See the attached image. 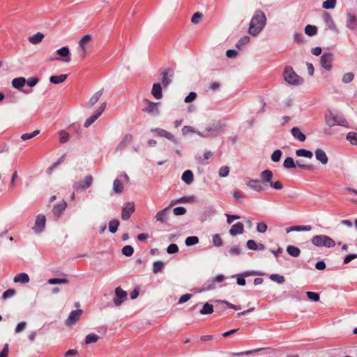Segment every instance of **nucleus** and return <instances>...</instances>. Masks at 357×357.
Wrapping results in <instances>:
<instances>
[{
	"instance_id": "1",
	"label": "nucleus",
	"mask_w": 357,
	"mask_h": 357,
	"mask_svg": "<svg viewBox=\"0 0 357 357\" xmlns=\"http://www.w3.org/2000/svg\"><path fill=\"white\" fill-rule=\"evenodd\" d=\"M266 23V17L265 13L261 10H256L250 23L249 33L253 36H257L263 30Z\"/></svg>"
},
{
	"instance_id": "2",
	"label": "nucleus",
	"mask_w": 357,
	"mask_h": 357,
	"mask_svg": "<svg viewBox=\"0 0 357 357\" xmlns=\"http://www.w3.org/2000/svg\"><path fill=\"white\" fill-rule=\"evenodd\" d=\"M283 76L284 80L289 84L298 86L303 83V79L298 76L291 66L284 68Z\"/></svg>"
},
{
	"instance_id": "3",
	"label": "nucleus",
	"mask_w": 357,
	"mask_h": 357,
	"mask_svg": "<svg viewBox=\"0 0 357 357\" xmlns=\"http://www.w3.org/2000/svg\"><path fill=\"white\" fill-rule=\"evenodd\" d=\"M312 243L317 247L333 248L335 242L333 239L326 235H316L312 240Z\"/></svg>"
},
{
	"instance_id": "4",
	"label": "nucleus",
	"mask_w": 357,
	"mask_h": 357,
	"mask_svg": "<svg viewBox=\"0 0 357 357\" xmlns=\"http://www.w3.org/2000/svg\"><path fill=\"white\" fill-rule=\"evenodd\" d=\"M91 36L89 34L84 36L79 42V47L77 48V52L79 56L84 59L86 55V45L91 41Z\"/></svg>"
},
{
	"instance_id": "5",
	"label": "nucleus",
	"mask_w": 357,
	"mask_h": 357,
	"mask_svg": "<svg viewBox=\"0 0 357 357\" xmlns=\"http://www.w3.org/2000/svg\"><path fill=\"white\" fill-rule=\"evenodd\" d=\"M93 180V178L92 176L87 175L84 178V179L75 183L73 184V188L77 191L79 190H86L92 185Z\"/></svg>"
},
{
	"instance_id": "6",
	"label": "nucleus",
	"mask_w": 357,
	"mask_h": 357,
	"mask_svg": "<svg viewBox=\"0 0 357 357\" xmlns=\"http://www.w3.org/2000/svg\"><path fill=\"white\" fill-rule=\"evenodd\" d=\"M114 293L115 296L113 298V302L116 306H119L127 299V292L121 287H118L115 289Z\"/></svg>"
},
{
	"instance_id": "7",
	"label": "nucleus",
	"mask_w": 357,
	"mask_h": 357,
	"mask_svg": "<svg viewBox=\"0 0 357 357\" xmlns=\"http://www.w3.org/2000/svg\"><path fill=\"white\" fill-rule=\"evenodd\" d=\"M56 53L60 56V60L63 62L69 63L70 61V52L68 47H62L61 48L57 50ZM52 60H59V59H52Z\"/></svg>"
},
{
	"instance_id": "8",
	"label": "nucleus",
	"mask_w": 357,
	"mask_h": 357,
	"mask_svg": "<svg viewBox=\"0 0 357 357\" xmlns=\"http://www.w3.org/2000/svg\"><path fill=\"white\" fill-rule=\"evenodd\" d=\"M46 218L43 214H39L36 217L34 227L33 229L36 234L41 233L45 227Z\"/></svg>"
},
{
	"instance_id": "9",
	"label": "nucleus",
	"mask_w": 357,
	"mask_h": 357,
	"mask_svg": "<svg viewBox=\"0 0 357 357\" xmlns=\"http://www.w3.org/2000/svg\"><path fill=\"white\" fill-rule=\"evenodd\" d=\"M135 211V204L133 202L126 203L122 208L121 218L123 220H128Z\"/></svg>"
},
{
	"instance_id": "10",
	"label": "nucleus",
	"mask_w": 357,
	"mask_h": 357,
	"mask_svg": "<svg viewBox=\"0 0 357 357\" xmlns=\"http://www.w3.org/2000/svg\"><path fill=\"white\" fill-rule=\"evenodd\" d=\"M245 183L250 188L258 192H262L266 189V188L260 183V181L258 179L247 178L245 179Z\"/></svg>"
},
{
	"instance_id": "11",
	"label": "nucleus",
	"mask_w": 357,
	"mask_h": 357,
	"mask_svg": "<svg viewBox=\"0 0 357 357\" xmlns=\"http://www.w3.org/2000/svg\"><path fill=\"white\" fill-rule=\"evenodd\" d=\"M144 101L148 104V107L143 109L144 112L153 116H157L160 114V110L158 107L159 102H153L147 99H145Z\"/></svg>"
},
{
	"instance_id": "12",
	"label": "nucleus",
	"mask_w": 357,
	"mask_h": 357,
	"mask_svg": "<svg viewBox=\"0 0 357 357\" xmlns=\"http://www.w3.org/2000/svg\"><path fill=\"white\" fill-rule=\"evenodd\" d=\"M82 314V310H75L72 311L66 321V325L71 326L75 324V323L80 319Z\"/></svg>"
},
{
	"instance_id": "13",
	"label": "nucleus",
	"mask_w": 357,
	"mask_h": 357,
	"mask_svg": "<svg viewBox=\"0 0 357 357\" xmlns=\"http://www.w3.org/2000/svg\"><path fill=\"white\" fill-rule=\"evenodd\" d=\"M326 123L328 126L331 127L334 126L335 125L344 126H346L347 122L344 118L341 116L331 115L330 116L326 117Z\"/></svg>"
},
{
	"instance_id": "14",
	"label": "nucleus",
	"mask_w": 357,
	"mask_h": 357,
	"mask_svg": "<svg viewBox=\"0 0 357 357\" xmlns=\"http://www.w3.org/2000/svg\"><path fill=\"white\" fill-rule=\"evenodd\" d=\"M151 131L159 137H165L174 143H177V140L174 137V136L171 132H169L164 129L159 128H152L151 130Z\"/></svg>"
},
{
	"instance_id": "15",
	"label": "nucleus",
	"mask_w": 357,
	"mask_h": 357,
	"mask_svg": "<svg viewBox=\"0 0 357 357\" xmlns=\"http://www.w3.org/2000/svg\"><path fill=\"white\" fill-rule=\"evenodd\" d=\"M170 207L171 206L169 205L168 207L158 211L155 216V220L161 223L166 222L170 215Z\"/></svg>"
},
{
	"instance_id": "16",
	"label": "nucleus",
	"mask_w": 357,
	"mask_h": 357,
	"mask_svg": "<svg viewBox=\"0 0 357 357\" xmlns=\"http://www.w3.org/2000/svg\"><path fill=\"white\" fill-rule=\"evenodd\" d=\"M168 75H169L170 77L173 76L174 71L172 69L168 68L166 70L162 71L159 75V78L164 87H167L172 82L171 78L168 77Z\"/></svg>"
},
{
	"instance_id": "17",
	"label": "nucleus",
	"mask_w": 357,
	"mask_h": 357,
	"mask_svg": "<svg viewBox=\"0 0 357 357\" xmlns=\"http://www.w3.org/2000/svg\"><path fill=\"white\" fill-rule=\"evenodd\" d=\"M67 207L66 201L62 200L56 204L52 208V213L56 219H58Z\"/></svg>"
},
{
	"instance_id": "18",
	"label": "nucleus",
	"mask_w": 357,
	"mask_h": 357,
	"mask_svg": "<svg viewBox=\"0 0 357 357\" xmlns=\"http://www.w3.org/2000/svg\"><path fill=\"white\" fill-rule=\"evenodd\" d=\"M333 54L331 52L324 53L321 57V66L326 70H331L332 66Z\"/></svg>"
},
{
	"instance_id": "19",
	"label": "nucleus",
	"mask_w": 357,
	"mask_h": 357,
	"mask_svg": "<svg viewBox=\"0 0 357 357\" xmlns=\"http://www.w3.org/2000/svg\"><path fill=\"white\" fill-rule=\"evenodd\" d=\"M195 202L196 197L195 195L183 196L178 199L172 200L170 203V206H172L177 204L194 203Z\"/></svg>"
},
{
	"instance_id": "20",
	"label": "nucleus",
	"mask_w": 357,
	"mask_h": 357,
	"mask_svg": "<svg viewBox=\"0 0 357 357\" xmlns=\"http://www.w3.org/2000/svg\"><path fill=\"white\" fill-rule=\"evenodd\" d=\"M314 154L316 159L322 165H326L328 163V158L323 149H317L314 151Z\"/></svg>"
},
{
	"instance_id": "21",
	"label": "nucleus",
	"mask_w": 357,
	"mask_h": 357,
	"mask_svg": "<svg viewBox=\"0 0 357 357\" xmlns=\"http://www.w3.org/2000/svg\"><path fill=\"white\" fill-rule=\"evenodd\" d=\"M243 231V225L239 222L231 226L229 229V234L232 236H235L237 234H242Z\"/></svg>"
},
{
	"instance_id": "22",
	"label": "nucleus",
	"mask_w": 357,
	"mask_h": 357,
	"mask_svg": "<svg viewBox=\"0 0 357 357\" xmlns=\"http://www.w3.org/2000/svg\"><path fill=\"white\" fill-rule=\"evenodd\" d=\"M255 275H256V273L255 271H246L243 273L238 274L236 275V282L240 286H244L245 284V277Z\"/></svg>"
},
{
	"instance_id": "23",
	"label": "nucleus",
	"mask_w": 357,
	"mask_h": 357,
	"mask_svg": "<svg viewBox=\"0 0 357 357\" xmlns=\"http://www.w3.org/2000/svg\"><path fill=\"white\" fill-rule=\"evenodd\" d=\"M273 176V172L269 169L264 170L260 174L261 181L264 183H271Z\"/></svg>"
},
{
	"instance_id": "24",
	"label": "nucleus",
	"mask_w": 357,
	"mask_h": 357,
	"mask_svg": "<svg viewBox=\"0 0 357 357\" xmlns=\"http://www.w3.org/2000/svg\"><path fill=\"white\" fill-rule=\"evenodd\" d=\"M151 94L156 99L162 98V87L160 83H154L151 89Z\"/></svg>"
},
{
	"instance_id": "25",
	"label": "nucleus",
	"mask_w": 357,
	"mask_h": 357,
	"mask_svg": "<svg viewBox=\"0 0 357 357\" xmlns=\"http://www.w3.org/2000/svg\"><path fill=\"white\" fill-rule=\"evenodd\" d=\"M347 27L350 29H355L357 28V17L354 14L349 12L347 13Z\"/></svg>"
},
{
	"instance_id": "26",
	"label": "nucleus",
	"mask_w": 357,
	"mask_h": 357,
	"mask_svg": "<svg viewBox=\"0 0 357 357\" xmlns=\"http://www.w3.org/2000/svg\"><path fill=\"white\" fill-rule=\"evenodd\" d=\"M293 137L300 142H304L306 139L305 135L301 131L298 127H294L291 130Z\"/></svg>"
},
{
	"instance_id": "27",
	"label": "nucleus",
	"mask_w": 357,
	"mask_h": 357,
	"mask_svg": "<svg viewBox=\"0 0 357 357\" xmlns=\"http://www.w3.org/2000/svg\"><path fill=\"white\" fill-rule=\"evenodd\" d=\"M25 84H26V79L22 77L15 78L12 81L13 86L15 89H17L20 91L22 90V88L25 85Z\"/></svg>"
},
{
	"instance_id": "28",
	"label": "nucleus",
	"mask_w": 357,
	"mask_h": 357,
	"mask_svg": "<svg viewBox=\"0 0 357 357\" xmlns=\"http://www.w3.org/2000/svg\"><path fill=\"white\" fill-rule=\"evenodd\" d=\"M181 179L186 184H188V185L191 184L194 180V175H193L192 172L191 170L185 171L182 174Z\"/></svg>"
},
{
	"instance_id": "29",
	"label": "nucleus",
	"mask_w": 357,
	"mask_h": 357,
	"mask_svg": "<svg viewBox=\"0 0 357 357\" xmlns=\"http://www.w3.org/2000/svg\"><path fill=\"white\" fill-rule=\"evenodd\" d=\"M311 230V226L310 225H299L292 226L286 229V232L289 233L291 231H307Z\"/></svg>"
},
{
	"instance_id": "30",
	"label": "nucleus",
	"mask_w": 357,
	"mask_h": 357,
	"mask_svg": "<svg viewBox=\"0 0 357 357\" xmlns=\"http://www.w3.org/2000/svg\"><path fill=\"white\" fill-rule=\"evenodd\" d=\"M67 77L66 74L52 75L50 77V82L52 84H59L63 82L67 79Z\"/></svg>"
},
{
	"instance_id": "31",
	"label": "nucleus",
	"mask_w": 357,
	"mask_h": 357,
	"mask_svg": "<svg viewBox=\"0 0 357 357\" xmlns=\"http://www.w3.org/2000/svg\"><path fill=\"white\" fill-rule=\"evenodd\" d=\"M15 282H20L22 284H26L29 282V277L25 273L17 274L14 278Z\"/></svg>"
},
{
	"instance_id": "32",
	"label": "nucleus",
	"mask_w": 357,
	"mask_h": 357,
	"mask_svg": "<svg viewBox=\"0 0 357 357\" xmlns=\"http://www.w3.org/2000/svg\"><path fill=\"white\" fill-rule=\"evenodd\" d=\"M103 93V89L99 90L98 91L96 92L92 97L90 98V100L88 102V105L89 107H92L94 105L100 98Z\"/></svg>"
},
{
	"instance_id": "33",
	"label": "nucleus",
	"mask_w": 357,
	"mask_h": 357,
	"mask_svg": "<svg viewBox=\"0 0 357 357\" xmlns=\"http://www.w3.org/2000/svg\"><path fill=\"white\" fill-rule=\"evenodd\" d=\"M323 18L328 29L331 30H335L336 29L335 24L330 14L325 13L323 16Z\"/></svg>"
},
{
	"instance_id": "34",
	"label": "nucleus",
	"mask_w": 357,
	"mask_h": 357,
	"mask_svg": "<svg viewBox=\"0 0 357 357\" xmlns=\"http://www.w3.org/2000/svg\"><path fill=\"white\" fill-rule=\"evenodd\" d=\"M43 38H44V35L40 32H38L36 34L29 37L28 40L31 43H32L33 45H36V44L40 43Z\"/></svg>"
},
{
	"instance_id": "35",
	"label": "nucleus",
	"mask_w": 357,
	"mask_h": 357,
	"mask_svg": "<svg viewBox=\"0 0 357 357\" xmlns=\"http://www.w3.org/2000/svg\"><path fill=\"white\" fill-rule=\"evenodd\" d=\"M132 139V135L131 134H127L124 137L123 139L119 144L117 150H122L124 149Z\"/></svg>"
},
{
	"instance_id": "36",
	"label": "nucleus",
	"mask_w": 357,
	"mask_h": 357,
	"mask_svg": "<svg viewBox=\"0 0 357 357\" xmlns=\"http://www.w3.org/2000/svg\"><path fill=\"white\" fill-rule=\"evenodd\" d=\"M213 305L208 303H204L202 308L199 310V313L202 315L211 314L213 312Z\"/></svg>"
},
{
	"instance_id": "37",
	"label": "nucleus",
	"mask_w": 357,
	"mask_h": 357,
	"mask_svg": "<svg viewBox=\"0 0 357 357\" xmlns=\"http://www.w3.org/2000/svg\"><path fill=\"white\" fill-rule=\"evenodd\" d=\"M287 253L294 257H298L301 254V250L298 248L294 245H288L287 247Z\"/></svg>"
},
{
	"instance_id": "38",
	"label": "nucleus",
	"mask_w": 357,
	"mask_h": 357,
	"mask_svg": "<svg viewBox=\"0 0 357 357\" xmlns=\"http://www.w3.org/2000/svg\"><path fill=\"white\" fill-rule=\"evenodd\" d=\"M123 190V183L116 178L114 182H113V191L115 192V193H117V194H119V193H121Z\"/></svg>"
},
{
	"instance_id": "39",
	"label": "nucleus",
	"mask_w": 357,
	"mask_h": 357,
	"mask_svg": "<svg viewBox=\"0 0 357 357\" xmlns=\"http://www.w3.org/2000/svg\"><path fill=\"white\" fill-rule=\"evenodd\" d=\"M296 155L299 157H305L307 158H312L313 156L312 151L303 149L296 150Z\"/></svg>"
},
{
	"instance_id": "40",
	"label": "nucleus",
	"mask_w": 357,
	"mask_h": 357,
	"mask_svg": "<svg viewBox=\"0 0 357 357\" xmlns=\"http://www.w3.org/2000/svg\"><path fill=\"white\" fill-rule=\"evenodd\" d=\"M164 268V263L162 261H155L153 264V272L157 274L162 272Z\"/></svg>"
},
{
	"instance_id": "41",
	"label": "nucleus",
	"mask_w": 357,
	"mask_h": 357,
	"mask_svg": "<svg viewBox=\"0 0 357 357\" xmlns=\"http://www.w3.org/2000/svg\"><path fill=\"white\" fill-rule=\"evenodd\" d=\"M305 33L309 36H313L317 33V28L316 26L308 24L305 27Z\"/></svg>"
},
{
	"instance_id": "42",
	"label": "nucleus",
	"mask_w": 357,
	"mask_h": 357,
	"mask_svg": "<svg viewBox=\"0 0 357 357\" xmlns=\"http://www.w3.org/2000/svg\"><path fill=\"white\" fill-rule=\"evenodd\" d=\"M283 166L286 169H291L296 167V162L294 159L291 157H287L283 162Z\"/></svg>"
},
{
	"instance_id": "43",
	"label": "nucleus",
	"mask_w": 357,
	"mask_h": 357,
	"mask_svg": "<svg viewBox=\"0 0 357 357\" xmlns=\"http://www.w3.org/2000/svg\"><path fill=\"white\" fill-rule=\"evenodd\" d=\"M119 226V221L116 219H113L109 222V230L111 233L114 234L115 233L118 227Z\"/></svg>"
},
{
	"instance_id": "44",
	"label": "nucleus",
	"mask_w": 357,
	"mask_h": 357,
	"mask_svg": "<svg viewBox=\"0 0 357 357\" xmlns=\"http://www.w3.org/2000/svg\"><path fill=\"white\" fill-rule=\"evenodd\" d=\"M100 116L98 114H97L96 112L93 114H92L89 118H88L86 121L84 122V126L85 128L89 127L92 123H93Z\"/></svg>"
},
{
	"instance_id": "45",
	"label": "nucleus",
	"mask_w": 357,
	"mask_h": 357,
	"mask_svg": "<svg viewBox=\"0 0 357 357\" xmlns=\"http://www.w3.org/2000/svg\"><path fill=\"white\" fill-rule=\"evenodd\" d=\"M347 139L352 144L357 146V133L349 132L346 137Z\"/></svg>"
},
{
	"instance_id": "46",
	"label": "nucleus",
	"mask_w": 357,
	"mask_h": 357,
	"mask_svg": "<svg viewBox=\"0 0 357 357\" xmlns=\"http://www.w3.org/2000/svg\"><path fill=\"white\" fill-rule=\"evenodd\" d=\"M99 336L94 333H90L85 337V343L89 344L96 342L99 340Z\"/></svg>"
},
{
	"instance_id": "47",
	"label": "nucleus",
	"mask_w": 357,
	"mask_h": 357,
	"mask_svg": "<svg viewBox=\"0 0 357 357\" xmlns=\"http://www.w3.org/2000/svg\"><path fill=\"white\" fill-rule=\"evenodd\" d=\"M198 242H199V238H198V237H197L195 236H189V237L186 238V239L185 241V243L187 246H192V245H196L197 243H198Z\"/></svg>"
},
{
	"instance_id": "48",
	"label": "nucleus",
	"mask_w": 357,
	"mask_h": 357,
	"mask_svg": "<svg viewBox=\"0 0 357 357\" xmlns=\"http://www.w3.org/2000/svg\"><path fill=\"white\" fill-rule=\"evenodd\" d=\"M47 282L50 284H68V280L66 278H51L48 280Z\"/></svg>"
},
{
	"instance_id": "49",
	"label": "nucleus",
	"mask_w": 357,
	"mask_h": 357,
	"mask_svg": "<svg viewBox=\"0 0 357 357\" xmlns=\"http://www.w3.org/2000/svg\"><path fill=\"white\" fill-rule=\"evenodd\" d=\"M269 278L272 281L276 282L278 284H282L285 281L284 277L278 274H271Z\"/></svg>"
},
{
	"instance_id": "50",
	"label": "nucleus",
	"mask_w": 357,
	"mask_h": 357,
	"mask_svg": "<svg viewBox=\"0 0 357 357\" xmlns=\"http://www.w3.org/2000/svg\"><path fill=\"white\" fill-rule=\"evenodd\" d=\"M39 133H40V130H36L33 132H32L31 133H24V134H22L21 135V139L22 140H24V141L27 140V139H30L36 137V135H38Z\"/></svg>"
},
{
	"instance_id": "51",
	"label": "nucleus",
	"mask_w": 357,
	"mask_h": 357,
	"mask_svg": "<svg viewBox=\"0 0 357 357\" xmlns=\"http://www.w3.org/2000/svg\"><path fill=\"white\" fill-rule=\"evenodd\" d=\"M250 41V38L247 36H245L239 39V40L236 43V47L238 50H241L245 44H247Z\"/></svg>"
},
{
	"instance_id": "52",
	"label": "nucleus",
	"mask_w": 357,
	"mask_h": 357,
	"mask_svg": "<svg viewBox=\"0 0 357 357\" xmlns=\"http://www.w3.org/2000/svg\"><path fill=\"white\" fill-rule=\"evenodd\" d=\"M336 0H326L322 4V7L325 9H333L335 7Z\"/></svg>"
},
{
	"instance_id": "53",
	"label": "nucleus",
	"mask_w": 357,
	"mask_h": 357,
	"mask_svg": "<svg viewBox=\"0 0 357 357\" xmlns=\"http://www.w3.org/2000/svg\"><path fill=\"white\" fill-rule=\"evenodd\" d=\"M212 242L214 246L220 247L222 245V240L219 234H214L212 237Z\"/></svg>"
},
{
	"instance_id": "54",
	"label": "nucleus",
	"mask_w": 357,
	"mask_h": 357,
	"mask_svg": "<svg viewBox=\"0 0 357 357\" xmlns=\"http://www.w3.org/2000/svg\"><path fill=\"white\" fill-rule=\"evenodd\" d=\"M122 253L126 257L131 256L134 252V249L131 245H126L122 248Z\"/></svg>"
},
{
	"instance_id": "55",
	"label": "nucleus",
	"mask_w": 357,
	"mask_h": 357,
	"mask_svg": "<svg viewBox=\"0 0 357 357\" xmlns=\"http://www.w3.org/2000/svg\"><path fill=\"white\" fill-rule=\"evenodd\" d=\"M354 78V75L353 73H347L344 74L342 78V81L344 83H350Z\"/></svg>"
},
{
	"instance_id": "56",
	"label": "nucleus",
	"mask_w": 357,
	"mask_h": 357,
	"mask_svg": "<svg viewBox=\"0 0 357 357\" xmlns=\"http://www.w3.org/2000/svg\"><path fill=\"white\" fill-rule=\"evenodd\" d=\"M16 294V291L14 289H8L3 293L2 298L6 300L8 298L13 297Z\"/></svg>"
},
{
	"instance_id": "57",
	"label": "nucleus",
	"mask_w": 357,
	"mask_h": 357,
	"mask_svg": "<svg viewBox=\"0 0 357 357\" xmlns=\"http://www.w3.org/2000/svg\"><path fill=\"white\" fill-rule=\"evenodd\" d=\"M282 155V151L279 149L274 151L271 155V160L275 162H279Z\"/></svg>"
},
{
	"instance_id": "58",
	"label": "nucleus",
	"mask_w": 357,
	"mask_h": 357,
	"mask_svg": "<svg viewBox=\"0 0 357 357\" xmlns=\"http://www.w3.org/2000/svg\"><path fill=\"white\" fill-rule=\"evenodd\" d=\"M203 15L202 13L197 12L193 14L192 18H191V22L192 24H197L199 22L200 20L202 19Z\"/></svg>"
},
{
	"instance_id": "59",
	"label": "nucleus",
	"mask_w": 357,
	"mask_h": 357,
	"mask_svg": "<svg viewBox=\"0 0 357 357\" xmlns=\"http://www.w3.org/2000/svg\"><path fill=\"white\" fill-rule=\"evenodd\" d=\"M186 208L183 206H177L174 208L173 213L175 215H182L185 214Z\"/></svg>"
},
{
	"instance_id": "60",
	"label": "nucleus",
	"mask_w": 357,
	"mask_h": 357,
	"mask_svg": "<svg viewBox=\"0 0 357 357\" xmlns=\"http://www.w3.org/2000/svg\"><path fill=\"white\" fill-rule=\"evenodd\" d=\"M229 173V168L227 166H222L219 169V176L220 177H226Z\"/></svg>"
},
{
	"instance_id": "61",
	"label": "nucleus",
	"mask_w": 357,
	"mask_h": 357,
	"mask_svg": "<svg viewBox=\"0 0 357 357\" xmlns=\"http://www.w3.org/2000/svg\"><path fill=\"white\" fill-rule=\"evenodd\" d=\"M307 298L312 301H318L319 300V295L317 293L312 291H307L306 293Z\"/></svg>"
},
{
	"instance_id": "62",
	"label": "nucleus",
	"mask_w": 357,
	"mask_h": 357,
	"mask_svg": "<svg viewBox=\"0 0 357 357\" xmlns=\"http://www.w3.org/2000/svg\"><path fill=\"white\" fill-rule=\"evenodd\" d=\"M229 253L233 256H238L241 254V250L239 246H234L229 250Z\"/></svg>"
},
{
	"instance_id": "63",
	"label": "nucleus",
	"mask_w": 357,
	"mask_h": 357,
	"mask_svg": "<svg viewBox=\"0 0 357 357\" xmlns=\"http://www.w3.org/2000/svg\"><path fill=\"white\" fill-rule=\"evenodd\" d=\"M266 230H267V225L265 222H261L257 224V231L259 233H261V234L265 233Z\"/></svg>"
},
{
	"instance_id": "64",
	"label": "nucleus",
	"mask_w": 357,
	"mask_h": 357,
	"mask_svg": "<svg viewBox=\"0 0 357 357\" xmlns=\"http://www.w3.org/2000/svg\"><path fill=\"white\" fill-rule=\"evenodd\" d=\"M38 81H39V79L37 78L36 77H31L27 80H26V83L30 87H33L38 84Z\"/></svg>"
}]
</instances>
